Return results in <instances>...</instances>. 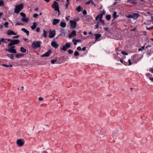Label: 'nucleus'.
Segmentation results:
<instances>
[{"label":"nucleus","instance_id":"f257e3e1","mask_svg":"<svg viewBox=\"0 0 153 153\" xmlns=\"http://www.w3.org/2000/svg\"><path fill=\"white\" fill-rule=\"evenodd\" d=\"M42 42L40 41H34L31 44V47L32 48L36 49L40 47Z\"/></svg>","mask_w":153,"mask_h":153},{"label":"nucleus","instance_id":"f03ea898","mask_svg":"<svg viewBox=\"0 0 153 153\" xmlns=\"http://www.w3.org/2000/svg\"><path fill=\"white\" fill-rule=\"evenodd\" d=\"M7 41L10 42L8 44V46H11L13 45L18 44L20 42L19 39L11 40L10 39H7Z\"/></svg>","mask_w":153,"mask_h":153},{"label":"nucleus","instance_id":"7ed1b4c3","mask_svg":"<svg viewBox=\"0 0 153 153\" xmlns=\"http://www.w3.org/2000/svg\"><path fill=\"white\" fill-rule=\"evenodd\" d=\"M23 7V4H21L19 5H16L14 9L15 13H18L22 9Z\"/></svg>","mask_w":153,"mask_h":153},{"label":"nucleus","instance_id":"20e7f679","mask_svg":"<svg viewBox=\"0 0 153 153\" xmlns=\"http://www.w3.org/2000/svg\"><path fill=\"white\" fill-rule=\"evenodd\" d=\"M16 144L18 147L23 146L25 143L24 140L22 139H18L16 140Z\"/></svg>","mask_w":153,"mask_h":153},{"label":"nucleus","instance_id":"39448f33","mask_svg":"<svg viewBox=\"0 0 153 153\" xmlns=\"http://www.w3.org/2000/svg\"><path fill=\"white\" fill-rule=\"evenodd\" d=\"M51 7L54 9L55 10L57 11L59 13L60 12L59 9V6L57 2L54 1L51 6Z\"/></svg>","mask_w":153,"mask_h":153},{"label":"nucleus","instance_id":"423d86ee","mask_svg":"<svg viewBox=\"0 0 153 153\" xmlns=\"http://www.w3.org/2000/svg\"><path fill=\"white\" fill-rule=\"evenodd\" d=\"M71 47V45L68 42H67L65 45H63L62 47L61 48V50H63L64 51H66L67 49L70 48Z\"/></svg>","mask_w":153,"mask_h":153},{"label":"nucleus","instance_id":"0eeeda50","mask_svg":"<svg viewBox=\"0 0 153 153\" xmlns=\"http://www.w3.org/2000/svg\"><path fill=\"white\" fill-rule=\"evenodd\" d=\"M15 47V46H12L9 49H6V51H8L10 53H16V51L14 49Z\"/></svg>","mask_w":153,"mask_h":153},{"label":"nucleus","instance_id":"6e6552de","mask_svg":"<svg viewBox=\"0 0 153 153\" xmlns=\"http://www.w3.org/2000/svg\"><path fill=\"white\" fill-rule=\"evenodd\" d=\"M70 22L71 23V27L73 29L75 28L76 26V22L75 21L72 20H70Z\"/></svg>","mask_w":153,"mask_h":153},{"label":"nucleus","instance_id":"1a4fd4ad","mask_svg":"<svg viewBox=\"0 0 153 153\" xmlns=\"http://www.w3.org/2000/svg\"><path fill=\"white\" fill-rule=\"evenodd\" d=\"M56 34V31L55 30H53L50 32L49 35V37L50 38H52L54 37Z\"/></svg>","mask_w":153,"mask_h":153},{"label":"nucleus","instance_id":"9d476101","mask_svg":"<svg viewBox=\"0 0 153 153\" xmlns=\"http://www.w3.org/2000/svg\"><path fill=\"white\" fill-rule=\"evenodd\" d=\"M51 53V51L50 50H49L47 52L43 54L41 56V57H48L49 56L50 54Z\"/></svg>","mask_w":153,"mask_h":153},{"label":"nucleus","instance_id":"9b49d317","mask_svg":"<svg viewBox=\"0 0 153 153\" xmlns=\"http://www.w3.org/2000/svg\"><path fill=\"white\" fill-rule=\"evenodd\" d=\"M76 31L75 30H73L71 33L68 35V37L70 38H71L72 36H76Z\"/></svg>","mask_w":153,"mask_h":153},{"label":"nucleus","instance_id":"f8f14e48","mask_svg":"<svg viewBox=\"0 0 153 153\" xmlns=\"http://www.w3.org/2000/svg\"><path fill=\"white\" fill-rule=\"evenodd\" d=\"M51 46L55 48H57L58 46V44L55 41H53L51 43Z\"/></svg>","mask_w":153,"mask_h":153},{"label":"nucleus","instance_id":"ddd939ff","mask_svg":"<svg viewBox=\"0 0 153 153\" xmlns=\"http://www.w3.org/2000/svg\"><path fill=\"white\" fill-rule=\"evenodd\" d=\"M7 34L8 35H16L17 34L16 33H14L13 30H8L7 31Z\"/></svg>","mask_w":153,"mask_h":153},{"label":"nucleus","instance_id":"4468645a","mask_svg":"<svg viewBox=\"0 0 153 153\" xmlns=\"http://www.w3.org/2000/svg\"><path fill=\"white\" fill-rule=\"evenodd\" d=\"M60 22V19H54L53 20L52 24L53 25H56Z\"/></svg>","mask_w":153,"mask_h":153},{"label":"nucleus","instance_id":"2eb2a0df","mask_svg":"<svg viewBox=\"0 0 153 153\" xmlns=\"http://www.w3.org/2000/svg\"><path fill=\"white\" fill-rule=\"evenodd\" d=\"M133 19H136L139 16V15L137 13H132Z\"/></svg>","mask_w":153,"mask_h":153},{"label":"nucleus","instance_id":"dca6fc26","mask_svg":"<svg viewBox=\"0 0 153 153\" xmlns=\"http://www.w3.org/2000/svg\"><path fill=\"white\" fill-rule=\"evenodd\" d=\"M94 35L95 36V41H97L98 39H99L101 36V35L99 33L94 34Z\"/></svg>","mask_w":153,"mask_h":153},{"label":"nucleus","instance_id":"f3484780","mask_svg":"<svg viewBox=\"0 0 153 153\" xmlns=\"http://www.w3.org/2000/svg\"><path fill=\"white\" fill-rule=\"evenodd\" d=\"M37 26V24L36 22H34L33 23L32 26H30V28L32 30H33L35 29Z\"/></svg>","mask_w":153,"mask_h":153},{"label":"nucleus","instance_id":"a211bd4d","mask_svg":"<svg viewBox=\"0 0 153 153\" xmlns=\"http://www.w3.org/2000/svg\"><path fill=\"white\" fill-rule=\"evenodd\" d=\"M105 13V11H103L102 13L99 14L98 16L100 17V19H102V18L103 16Z\"/></svg>","mask_w":153,"mask_h":153},{"label":"nucleus","instance_id":"6ab92c4d","mask_svg":"<svg viewBox=\"0 0 153 153\" xmlns=\"http://www.w3.org/2000/svg\"><path fill=\"white\" fill-rule=\"evenodd\" d=\"M21 30L25 33L28 36L29 35V31L25 28H22L21 29Z\"/></svg>","mask_w":153,"mask_h":153},{"label":"nucleus","instance_id":"aec40b11","mask_svg":"<svg viewBox=\"0 0 153 153\" xmlns=\"http://www.w3.org/2000/svg\"><path fill=\"white\" fill-rule=\"evenodd\" d=\"M66 23L64 22H61L60 23V26L63 27L65 28L66 27Z\"/></svg>","mask_w":153,"mask_h":153},{"label":"nucleus","instance_id":"412c9836","mask_svg":"<svg viewBox=\"0 0 153 153\" xmlns=\"http://www.w3.org/2000/svg\"><path fill=\"white\" fill-rule=\"evenodd\" d=\"M24 55L23 54H20V53H17L16 55V57L17 58H20L23 56Z\"/></svg>","mask_w":153,"mask_h":153},{"label":"nucleus","instance_id":"4be33fe9","mask_svg":"<svg viewBox=\"0 0 153 153\" xmlns=\"http://www.w3.org/2000/svg\"><path fill=\"white\" fill-rule=\"evenodd\" d=\"M22 20L24 22H27L29 20V18H26L25 17L22 18Z\"/></svg>","mask_w":153,"mask_h":153},{"label":"nucleus","instance_id":"5701e85b","mask_svg":"<svg viewBox=\"0 0 153 153\" xmlns=\"http://www.w3.org/2000/svg\"><path fill=\"white\" fill-rule=\"evenodd\" d=\"M60 32L61 33L59 35V36L60 35H63V36L65 35V30L64 29H61L60 31Z\"/></svg>","mask_w":153,"mask_h":153},{"label":"nucleus","instance_id":"b1692460","mask_svg":"<svg viewBox=\"0 0 153 153\" xmlns=\"http://www.w3.org/2000/svg\"><path fill=\"white\" fill-rule=\"evenodd\" d=\"M120 61L123 64L125 65H128V62H125L124 60H123L121 59L120 60Z\"/></svg>","mask_w":153,"mask_h":153},{"label":"nucleus","instance_id":"393cba45","mask_svg":"<svg viewBox=\"0 0 153 153\" xmlns=\"http://www.w3.org/2000/svg\"><path fill=\"white\" fill-rule=\"evenodd\" d=\"M20 51L22 53H25L26 52V49L24 48L23 47H21L20 48Z\"/></svg>","mask_w":153,"mask_h":153},{"label":"nucleus","instance_id":"a878e982","mask_svg":"<svg viewBox=\"0 0 153 153\" xmlns=\"http://www.w3.org/2000/svg\"><path fill=\"white\" fill-rule=\"evenodd\" d=\"M43 34L44 37L46 38L47 37V33L45 30H43Z\"/></svg>","mask_w":153,"mask_h":153},{"label":"nucleus","instance_id":"bb28decb","mask_svg":"<svg viewBox=\"0 0 153 153\" xmlns=\"http://www.w3.org/2000/svg\"><path fill=\"white\" fill-rule=\"evenodd\" d=\"M6 56L12 59H14V56L12 54H8Z\"/></svg>","mask_w":153,"mask_h":153},{"label":"nucleus","instance_id":"cd10ccee","mask_svg":"<svg viewBox=\"0 0 153 153\" xmlns=\"http://www.w3.org/2000/svg\"><path fill=\"white\" fill-rule=\"evenodd\" d=\"M137 58V56L136 55H134L131 56V59L132 61H134L135 59Z\"/></svg>","mask_w":153,"mask_h":153},{"label":"nucleus","instance_id":"c85d7f7f","mask_svg":"<svg viewBox=\"0 0 153 153\" xmlns=\"http://www.w3.org/2000/svg\"><path fill=\"white\" fill-rule=\"evenodd\" d=\"M112 17L114 18V19H115L117 17V12H116L114 11V12Z\"/></svg>","mask_w":153,"mask_h":153},{"label":"nucleus","instance_id":"c756f323","mask_svg":"<svg viewBox=\"0 0 153 153\" xmlns=\"http://www.w3.org/2000/svg\"><path fill=\"white\" fill-rule=\"evenodd\" d=\"M106 19L108 21H109L111 18V16L110 15H107L105 17Z\"/></svg>","mask_w":153,"mask_h":153},{"label":"nucleus","instance_id":"7c9ffc66","mask_svg":"<svg viewBox=\"0 0 153 153\" xmlns=\"http://www.w3.org/2000/svg\"><path fill=\"white\" fill-rule=\"evenodd\" d=\"M7 39H5L3 38L1 39V41L3 43H7Z\"/></svg>","mask_w":153,"mask_h":153},{"label":"nucleus","instance_id":"2f4dec72","mask_svg":"<svg viewBox=\"0 0 153 153\" xmlns=\"http://www.w3.org/2000/svg\"><path fill=\"white\" fill-rule=\"evenodd\" d=\"M145 47L144 45L141 47L140 48L138 49V51H142L143 50H145Z\"/></svg>","mask_w":153,"mask_h":153},{"label":"nucleus","instance_id":"473e14b6","mask_svg":"<svg viewBox=\"0 0 153 153\" xmlns=\"http://www.w3.org/2000/svg\"><path fill=\"white\" fill-rule=\"evenodd\" d=\"M67 3L65 4V7L66 9H67L68 8V5L69 4V0H66Z\"/></svg>","mask_w":153,"mask_h":153},{"label":"nucleus","instance_id":"72a5a7b5","mask_svg":"<svg viewBox=\"0 0 153 153\" xmlns=\"http://www.w3.org/2000/svg\"><path fill=\"white\" fill-rule=\"evenodd\" d=\"M117 132H114L112 134V136L114 138H115L117 135Z\"/></svg>","mask_w":153,"mask_h":153},{"label":"nucleus","instance_id":"f704fd0d","mask_svg":"<svg viewBox=\"0 0 153 153\" xmlns=\"http://www.w3.org/2000/svg\"><path fill=\"white\" fill-rule=\"evenodd\" d=\"M81 7L80 6H79L76 8V10L78 12H80L81 10Z\"/></svg>","mask_w":153,"mask_h":153},{"label":"nucleus","instance_id":"c9c22d12","mask_svg":"<svg viewBox=\"0 0 153 153\" xmlns=\"http://www.w3.org/2000/svg\"><path fill=\"white\" fill-rule=\"evenodd\" d=\"M2 66L6 67L11 68L12 67V65H7L5 64H3Z\"/></svg>","mask_w":153,"mask_h":153},{"label":"nucleus","instance_id":"e433bc0d","mask_svg":"<svg viewBox=\"0 0 153 153\" xmlns=\"http://www.w3.org/2000/svg\"><path fill=\"white\" fill-rule=\"evenodd\" d=\"M100 22L103 25H105V23L104 20L102 19H100Z\"/></svg>","mask_w":153,"mask_h":153},{"label":"nucleus","instance_id":"4c0bfd02","mask_svg":"<svg viewBox=\"0 0 153 153\" xmlns=\"http://www.w3.org/2000/svg\"><path fill=\"white\" fill-rule=\"evenodd\" d=\"M76 41V39H73L72 40V42L75 45H77V41Z\"/></svg>","mask_w":153,"mask_h":153},{"label":"nucleus","instance_id":"58836bf2","mask_svg":"<svg viewBox=\"0 0 153 153\" xmlns=\"http://www.w3.org/2000/svg\"><path fill=\"white\" fill-rule=\"evenodd\" d=\"M20 15L22 16L23 17V18L25 17H26L25 14L23 12H21L20 13Z\"/></svg>","mask_w":153,"mask_h":153},{"label":"nucleus","instance_id":"ea45409f","mask_svg":"<svg viewBox=\"0 0 153 153\" xmlns=\"http://www.w3.org/2000/svg\"><path fill=\"white\" fill-rule=\"evenodd\" d=\"M4 5V3L2 0H0V6H2Z\"/></svg>","mask_w":153,"mask_h":153},{"label":"nucleus","instance_id":"a19ab883","mask_svg":"<svg viewBox=\"0 0 153 153\" xmlns=\"http://www.w3.org/2000/svg\"><path fill=\"white\" fill-rule=\"evenodd\" d=\"M74 55L75 56H78L79 55V52L77 51H76L74 53Z\"/></svg>","mask_w":153,"mask_h":153},{"label":"nucleus","instance_id":"79ce46f5","mask_svg":"<svg viewBox=\"0 0 153 153\" xmlns=\"http://www.w3.org/2000/svg\"><path fill=\"white\" fill-rule=\"evenodd\" d=\"M93 0H90V1H89L86 2L85 3L86 4H90L91 3V4H94L93 1H92Z\"/></svg>","mask_w":153,"mask_h":153},{"label":"nucleus","instance_id":"37998d69","mask_svg":"<svg viewBox=\"0 0 153 153\" xmlns=\"http://www.w3.org/2000/svg\"><path fill=\"white\" fill-rule=\"evenodd\" d=\"M99 22H98L95 25L94 29H97L99 27Z\"/></svg>","mask_w":153,"mask_h":153},{"label":"nucleus","instance_id":"c03bdc74","mask_svg":"<svg viewBox=\"0 0 153 153\" xmlns=\"http://www.w3.org/2000/svg\"><path fill=\"white\" fill-rule=\"evenodd\" d=\"M146 76L147 77H148V78L149 79V77H151V76H152V75L149 73H148L146 74Z\"/></svg>","mask_w":153,"mask_h":153},{"label":"nucleus","instance_id":"a18cd8bd","mask_svg":"<svg viewBox=\"0 0 153 153\" xmlns=\"http://www.w3.org/2000/svg\"><path fill=\"white\" fill-rule=\"evenodd\" d=\"M121 53L123 55H128V53L127 52L124 51H122Z\"/></svg>","mask_w":153,"mask_h":153},{"label":"nucleus","instance_id":"49530a36","mask_svg":"<svg viewBox=\"0 0 153 153\" xmlns=\"http://www.w3.org/2000/svg\"><path fill=\"white\" fill-rule=\"evenodd\" d=\"M57 59H53V60H51V63L52 64H54L55 62H56L57 61Z\"/></svg>","mask_w":153,"mask_h":153},{"label":"nucleus","instance_id":"de8ad7c7","mask_svg":"<svg viewBox=\"0 0 153 153\" xmlns=\"http://www.w3.org/2000/svg\"><path fill=\"white\" fill-rule=\"evenodd\" d=\"M68 52L69 54H71L73 53V51L69 49L68 50Z\"/></svg>","mask_w":153,"mask_h":153},{"label":"nucleus","instance_id":"09e8293b","mask_svg":"<svg viewBox=\"0 0 153 153\" xmlns=\"http://www.w3.org/2000/svg\"><path fill=\"white\" fill-rule=\"evenodd\" d=\"M38 16L39 15L35 13L33 15V17L34 18H36L38 17Z\"/></svg>","mask_w":153,"mask_h":153},{"label":"nucleus","instance_id":"8fccbe9b","mask_svg":"<svg viewBox=\"0 0 153 153\" xmlns=\"http://www.w3.org/2000/svg\"><path fill=\"white\" fill-rule=\"evenodd\" d=\"M127 17L128 18H132L133 19L132 14L130 15H128Z\"/></svg>","mask_w":153,"mask_h":153},{"label":"nucleus","instance_id":"3c124183","mask_svg":"<svg viewBox=\"0 0 153 153\" xmlns=\"http://www.w3.org/2000/svg\"><path fill=\"white\" fill-rule=\"evenodd\" d=\"M149 71L150 72L153 74V68H150L149 69Z\"/></svg>","mask_w":153,"mask_h":153},{"label":"nucleus","instance_id":"603ef678","mask_svg":"<svg viewBox=\"0 0 153 153\" xmlns=\"http://www.w3.org/2000/svg\"><path fill=\"white\" fill-rule=\"evenodd\" d=\"M133 0H132L131 1V3L133 4L134 5H135L137 4L136 2L135 1H133Z\"/></svg>","mask_w":153,"mask_h":153},{"label":"nucleus","instance_id":"864d4df0","mask_svg":"<svg viewBox=\"0 0 153 153\" xmlns=\"http://www.w3.org/2000/svg\"><path fill=\"white\" fill-rule=\"evenodd\" d=\"M82 13L84 15L86 14L87 13L86 11L85 10H84L83 11Z\"/></svg>","mask_w":153,"mask_h":153},{"label":"nucleus","instance_id":"5fc2aeb1","mask_svg":"<svg viewBox=\"0 0 153 153\" xmlns=\"http://www.w3.org/2000/svg\"><path fill=\"white\" fill-rule=\"evenodd\" d=\"M23 23H17L15 24L16 25H23Z\"/></svg>","mask_w":153,"mask_h":153},{"label":"nucleus","instance_id":"6e6d98bb","mask_svg":"<svg viewBox=\"0 0 153 153\" xmlns=\"http://www.w3.org/2000/svg\"><path fill=\"white\" fill-rule=\"evenodd\" d=\"M9 23L8 22H5L4 24V25L6 27H8V25Z\"/></svg>","mask_w":153,"mask_h":153},{"label":"nucleus","instance_id":"4d7b16f0","mask_svg":"<svg viewBox=\"0 0 153 153\" xmlns=\"http://www.w3.org/2000/svg\"><path fill=\"white\" fill-rule=\"evenodd\" d=\"M128 65H129V66L131 65L132 64H131V60L130 59H129L128 60Z\"/></svg>","mask_w":153,"mask_h":153},{"label":"nucleus","instance_id":"13d9d810","mask_svg":"<svg viewBox=\"0 0 153 153\" xmlns=\"http://www.w3.org/2000/svg\"><path fill=\"white\" fill-rule=\"evenodd\" d=\"M40 29L39 27H38L36 28V31L38 32H39L40 31Z\"/></svg>","mask_w":153,"mask_h":153},{"label":"nucleus","instance_id":"bf43d9fd","mask_svg":"<svg viewBox=\"0 0 153 153\" xmlns=\"http://www.w3.org/2000/svg\"><path fill=\"white\" fill-rule=\"evenodd\" d=\"M147 28V30H151V29H153V27H146Z\"/></svg>","mask_w":153,"mask_h":153},{"label":"nucleus","instance_id":"052dcab7","mask_svg":"<svg viewBox=\"0 0 153 153\" xmlns=\"http://www.w3.org/2000/svg\"><path fill=\"white\" fill-rule=\"evenodd\" d=\"M103 29L106 31H108L109 29V28L108 27H103Z\"/></svg>","mask_w":153,"mask_h":153},{"label":"nucleus","instance_id":"680f3d73","mask_svg":"<svg viewBox=\"0 0 153 153\" xmlns=\"http://www.w3.org/2000/svg\"><path fill=\"white\" fill-rule=\"evenodd\" d=\"M39 101H42L43 100V98L42 97H39Z\"/></svg>","mask_w":153,"mask_h":153},{"label":"nucleus","instance_id":"e2e57ef3","mask_svg":"<svg viewBox=\"0 0 153 153\" xmlns=\"http://www.w3.org/2000/svg\"><path fill=\"white\" fill-rule=\"evenodd\" d=\"M149 79L151 81V82H153V77H149Z\"/></svg>","mask_w":153,"mask_h":153},{"label":"nucleus","instance_id":"0e129e2a","mask_svg":"<svg viewBox=\"0 0 153 153\" xmlns=\"http://www.w3.org/2000/svg\"><path fill=\"white\" fill-rule=\"evenodd\" d=\"M77 50H78L79 51H80L81 50V48L79 46V47H77Z\"/></svg>","mask_w":153,"mask_h":153},{"label":"nucleus","instance_id":"69168bd1","mask_svg":"<svg viewBox=\"0 0 153 153\" xmlns=\"http://www.w3.org/2000/svg\"><path fill=\"white\" fill-rule=\"evenodd\" d=\"M98 18L100 19V17L98 15L95 18L96 20L97 21L98 20Z\"/></svg>","mask_w":153,"mask_h":153},{"label":"nucleus","instance_id":"338daca9","mask_svg":"<svg viewBox=\"0 0 153 153\" xmlns=\"http://www.w3.org/2000/svg\"><path fill=\"white\" fill-rule=\"evenodd\" d=\"M150 13V12H147L146 13V14H145V16H147L148 15H149V14Z\"/></svg>","mask_w":153,"mask_h":153},{"label":"nucleus","instance_id":"774afa93","mask_svg":"<svg viewBox=\"0 0 153 153\" xmlns=\"http://www.w3.org/2000/svg\"><path fill=\"white\" fill-rule=\"evenodd\" d=\"M86 50V47H84L82 48V50L84 51Z\"/></svg>","mask_w":153,"mask_h":153}]
</instances>
